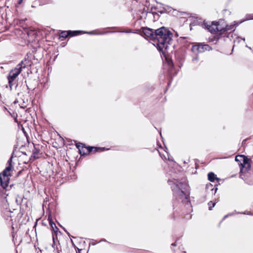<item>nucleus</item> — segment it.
Listing matches in <instances>:
<instances>
[{
    "mask_svg": "<svg viewBox=\"0 0 253 253\" xmlns=\"http://www.w3.org/2000/svg\"><path fill=\"white\" fill-rule=\"evenodd\" d=\"M155 30L147 27H142L140 29V32L141 33V35L145 38H149L150 40L152 41L153 42L155 35Z\"/></svg>",
    "mask_w": 253,
    "mask_h": 253,
    "instance_id": "obj_6",
    "label": "nucleus"
},
{
    "mask_svg": "<svg viewBox=\"0 0 253 253\" xmlns=\"http://www.w3.org/2000/svg\"><path fill=\"white\" fill-rule=\"evenodd\" d=\"M192 60H193V61H198V56H196L195 57L193 58V59H192Z\"/></svg>",
    "mask_w": 253,
    "mask_h": 253,
    "instance_id": "obj_36",
    "label": "nucleus"
},
{
    "mask_svg": "<svg viewBox=\"0 0 253 253\" xmlns=\"http://www.w3.org/2000/svg\"><path fill=\"white\" fill-rule=\"evenodd\" d=\"M168 183L171 186L173 192V218L182 217L185 214V208H191L189 199V193H186L188 185L185 181H181L177 179H169Z\"/></svg>",
    "mask_w": 253,
    "mask_h": 253,
    "instance_id": "obj_1",
    "label": "nucleus"
},
{
    "mask_svg": "<svg viewBox=\"0 0 253 253\" xmlns=\"http://www.w3.org/2000/svg\"><path fill=\"white\" fill-rule=\"evenodd\" d=\"M155 38L153 44L159 51L167 50L172 43L173 34L168 28L163 26L155 30Z\"/></svg>",
    "mask_w": 253,
    "mask_h": 253,
    "instance_id": "obj_2",
    "label": "nucleus"
},
{
    "mask_svg": "<svg viewBox=\"0 0 253 253\" xmlns=\"http://www.w3.org/2000/svg\"><path fill=\"white\" fill-rule=\"evenodd\" d=\"M243 158L241 159V158H239V160L236 161V162H240V164H241L242 162Z\"/></svg>",
    "mask_w": 253,
    "mask_h": 253,
    "instance_id": "obj_38",
    "label": "nucleus"
},
{
    "mask_svg": "<svg viewBox=\"0 0 253 253\" xmlns=\"http://www.w3.org/2000/svg\"><path fill=\"white\" fill-rule=\"evenodd\" d=\"M239 158H243L242 162L239 164L240 166V172L243 173L248 171L251 169V160L247 156L243 155H239L236 157L235 161L239 160Z\"/></svg>",
    "mask_w": 253,
    "mask_h": 253,
    "instance_id": "obj_4",
    "label": "nucleus"
},
{
    "mask_svg": "<svg viewBox=\"0 0 253 253\" xmlns=\"http://www.w3.org/2000/svg\"><path fill=\"white\" fill-rule=\"evenodd\" d=\"M86 153L87 155L93 151V146H86Z\"/></svg>",
    "mask_w": 253,
    "mask_h": 253,
    "instance_id": "obj_26",
    "label": "nucleus"
},
{
    "mask_svg": "<svg viewBox=\"0 0 253 253\" xmlns=\"http://www.w3.org/2000/svg\"><path fill=\"white\" fill-rule=\"evenodd\" d=\"M40 2V5L45 4L51 2V0H39Z\"/></svg>",
    "mask_w": 253,
    "mask_h": 253,
    "instance_id": "obj_27",
    "label": "nucleus"
},
{
    "mask_svg": "<svg viewBox=\"0 0 253 253\" xmlns=\"http://www.w3.org/2000/svg\"><path fill=\"white\" fill-rule=\"evenodd\" d=\"M233 214H234V213H231L228 214H227V215H225L223 217V219H222V220H224V219H225L226 218H227L228 216H231V215H233Z\"/></svg>",
    "mask_w": 253,
    "mask_h": 253,
    "instance_id": "obj_33",
    "label": "nucleus"
},
{
    "mask_svg": "<svg viewBox=\"0 0 253 253\" xmlns=\"http://www.w3.org/2000/svg\"><path fill=\"white\" fill-rule=\"evenodd\" d=\"M66 233L68 234V236H70V233L67 231Z\"/></svg>",
    "mask_w": 253,
    "mask_h": 253,
    "instance_id": "obj_47",
    "label": "nucleus"
},
{
    "mask_svg": "<svg viewBox=\"0 0 253 253\" xmlns=\"http://www.w3.org/2000/svg\"><path fill=\"white\" fill-rule=\"evenodd\" d=\"M20 66L19 65H17L15 68L12 69L10 71L7 78L15 80L22 71L21 67H20Z\"/></svg>",
    "mask_w": 253,
    "mask_h": 253,
    "instance_id": "obj_9",
    "label": "nucleus"
},
{
    "mask_svg": "<svg viewBox=\"0 0 253 253\" xmlns=\"http://www.w3.org/2000/svg\"><path fill=\"white\" fill-rule=\"evenodd\" d=\"M215 204L216 203L215 202L213 203L212 201H210L208 204L209 206V210L210 211H211L212 209V208L215 206Z\"/></svg>",
    "mask_w": 253,
    "mask_h": 253,
    "instance_id": "obj_25",
    "label": "nucleus"
},
{
    "mask_svg": "<svg viewBox=\"0 0 253 253\" xmlns=\"http://www.w3.org/2000/svg\"><path fill=\"white\" fill-rule=\"evenodd\" d=\"M107 149H106L105 147H98L93 146V150L92 152L95 153L98 151H103Z\"/></svg>",
    "mask_w": 253,
    "mask_h": 253,
    "instance_id": "obj_23",
    "label": "nucleus"
},
{
    "mask_svg": "<svg viewBox=\"0 0 253 253\" xmlns=\"http://www.w3.org/2000/svg\"><path fill=\"white\" fill-rule=\"evenodd\" d=\"M13 155H14V152H13V153L11 154V155L10 158H12V159H13Z\"/></svg>",
    "mask_w": 253,
    "mask_h": 253,
    "instance_id": "obj_43",
    "label": "nucleus"
},
{
    "mask_svg": "<svg viewBox=\"0 0 253 253\" xmlns=\"http://www.w3.org/2000/svg\"><path fill=\"white\" fill-rule=\"evenodd\" d=\"M154 8L155 10H159V8H158L157 7H155Z\"/></svg>",
    "mask_w": 253,
    "mask_h": 253,
    "instance_id": "obj_45",
    "label": "nucleus"
},
{
    "mask_svg": "<svg viewBox=\"0 0 253 253\" xmlns=\"http://www.w3.org/2000/svg\"><path fill=\"white\" fill-rule=\"evenodd\" d=\"M183 253H186V252L184 251V252H183Z\"/></svg>",
    "mask_w": 253,
    "mask_h": 253,
    "instance_id": "obj_58",
    "label": "nucleus"
},
{
    "mask_svg": "<svg viewBox=\"0 0 253 253\" xmlns=\"http://www.w3.org/2000/svg\"><path fill=\"white\" fill-rule=\"evenodd\" d=\"M206 189H210L211 191L214 190V194H215L216 192V191L218 189L217 187H213L211 183H210L209 184L206 185Z\"/></svg>",
    "mask_w": 253,
    "mask_h": 253,
    "instance_id": "obj_22",
    "label": "nucleus"
},
{
    "mask_svg": "<svg viewBox=\"0 0 253 253\" xmlns=\"http://www.w3.org/2000/svg\"><path fill=\"white\" fill-rule=\"evenodd\" d=\"M8 81V85L9 86L10 90L12 89L13 85L16 83H14L15 80L11 79L10 78H7Z\"/></svg>",
    "mask_w": 253,
    "mask_h": 253,
    "instance_id": "obj_24",
    "label": "nucleus"
},
{
    "mask_svg": "<svg viewBox=\"0 0 253 253\" xmlns=\"http://www.w3.org/2000/svg\"><path fill=\"white\" fill-rule=\"evenodd\" d=\"M66 233L68 234V236H70V233L67 231Z\"/></svg>",
    "mask_w": 253,
    "mask_h": 253,
    "instance_id": "obj_46",
    "label": "nucleus"
},
{
    "mask_svg": "<svg viewBox=\"0 0 253 253\" xmlns=\"http://www.w3.org/2000/svg\"><path fill=\"white\" fill-rule=\"evenodd\" d=\"M207 23V22L206 20L202 21L201 19H199L194 20L192 24H191L190 25H199L201 26L203 28L205 29V27H207V26H206Z\"/></svg>",
    "mask_w": 253,
    "mask_h": 253,
    "instance_id": "obj_11",
    "label": "nucleus"
},
{
    "mask_svg": "<svg viewBox=\"0 0 253 253\" xmlns=\"http://www.w3.org/2000/svg\"><path fill=\"white\" fill-rule=\"evenodd\" d=\"M6 165L7 166H11V167L13 168L12 158H10L8 159V161L7 162Z\"/></svg>",
    "mask_w": 253,
    "mask_h": 253,
    "instance_id": "obj_29",
    "label": "nucleus"
},
{
    "mask_svg": "<svg viewBox=\"0 0 253 253\" xmlns=\"http://www.w3.org/2000/svg\"><path fill=\"white\" fill-rule=\"evenodd\" d=\"M48 220L49 221V223L50 226H51L52 230L54 232V233H53V234H52V239H53V245L54 244H55V237H57V232L59 231V229L56 226L55 223L53 221L51 216H48Z\"/></svg>",
    "mask_w": 253,
    "mask_h": 253,
    "instance_id": "obj_10",
    "label": "nucleus"
},
{
    "mask_svg": "<svg viewBox=\"0 0 253 253\" xmlns=\"http://www.w3.org/2000/svg\"><path fill=\"white\" fill-rule=\"evenodd\" d=\"M120 32H122V33H130L131 30L128 29V30H124V31H120Z\"/></svg>",
    "mask_w": 253,
    "mask_h": 253,
    "instance_id": "obj_34",
    "label": "nucleus"
},
{
    "mask_svg": "<svg viewBox=\"0 0 253 253\" xmlns=\"http://www.w3.org/2000/svg\"><path fill=\"white\" fill-rule=\"evenodd\" d=\"M113 32H113V31H107V32H104L97 33L96 32V31H89V32L84 31V32H83V33H84V34H87L88 35H104V34H106L109 33H113Z\"/></svg>",
    "mask_w": 253,
    "mask_h": 253,
    "instance_id": "obj_18",
    "label": "nucleus"
},
{
    "mask_svg": "<svg viewBox=\"0 0 253 253\" xmlns=\"http://www.w3.org/2000/svg\"><path fill=\"white\" fill-rule=\"evenodd\" d=\"M82 251V249H78V252H77V253H81Z\"/></svg>",
    "mask_w": 253,
    "mask_h": 253,
    "instance_id": "obj_40",
    "label": "nucleus"
},
{
    "mask_svg": "<svg viewBox=\"0 0 253 253\" xmlns=\"http://www.w3.org/2000/svg\"><path fill=\"white\" fill-rule=\"evenodd\" d=\"M178 240H179V238L177 239V240H176V241H175L174 243H173L171 244V247H175V246H176V245H177V244H176V242H177V241H178Z\"/></svg>",
    "mask_w": 253,
    "mask_h": 253,
    "instance_id": "obj_35",
    "label": "nucleus"
},
{
    "mask_svg": "<svg viewBox=\"0 0 253 253\" xmlns=\"http://www.w3.org/2000/svg\"><path fill=\"white\" fill-rule=\"evenodd\" d=\"M23 154L24 155H26V152L23 153Z\"/></svg>",
    "mask_w": 253,
    "mask_h": 253,
    "instance_id": "obj_55",
    "label": "nucleus"
},
{
    "mask_svg": "<svg viewBox=\"0 0 253 253\" xmlns=\"http://www.w3.org/2000/svg\"><path fill=\"white\" fill-rule=\"evenodd\" d=\"M168 64L170 68H172L174 67V64L171 60H168Z\"/></svg>",
    "mask_w": 253,
    "mask_h": 253,
    "instance_id": "obj_30",
    "label": "nucleus"
},
{
    "mask_svg": "<svg viewBox=\"0 0 253 253\" xmlns=\"http://www.w3.org/2000/svg\"><path fill=\"white\" fill-rule=\"evenodd\" d=\"M12 169L13 168L11 167V166H7L5 169L0 173V175L4 176V177L11 176V174L10 171L12 170Z\"/></svg>",
    "mask_w": 253,
    "mask_h": 253,
    "instance_id": "obj_12",
    "label": "nucleus"
},
{
    "mask_svg": "<svg viewBox=\"0 0 253 253\" xmlns=\"http://www.w3.org/2000/svg\"><path fill=\"white\" fill-rule=\"evenodd\" d=\"M40 152V149L37 148L36 145L34 144V149L33 150V154L32 157H33L35 159H37L38 157L36 156V155L38 154Z\"/></svg>",
    "mask_w": 253,
    "mask_h": 253,
    "instance_id": "obj_20",
    "label": "nucleus"
},
{
    "mask_svg": "<svg viewBox=\"0 0 253 253\" xmlns=\"http://www.w3.org/2000/svg\"><path fill=\"white\" fill-rule=\"evenodd\" d=\"M242 40H243L244 41H245V38H242Z\"/></svg>",
    "mask_w": 253,
    "mask_h": 253,
    "instance_id": "obj_53",
    "label": "nucleus"
},
{
    "mask_svg": "<svg viewBox=\"0 0 253 253\" xmlns=\"http://www.w3.org/2000/svg\"><path fill=\"white\" fill-rule=\"evenodd\" d=\"M211 49V47L207 44H203L201 43H198L192 46L191 50L195 52H203L205 51H210Z\"/></svg>",
    "mask_w": 253,
    "mask_h": 253,
    "instance_id": "obj_7",
    "label": "nucleus"
},
{
    "mask_svg": "<svg viewBox=\"0 0 253 253\" xmlns=\"http://www.w3.org/2000/svg\"><path fill=\"white\" fill-rule=\"evenodd\" d=\"M27 20V18L21 19L19 20L18 24L22 27L24 26L25 21Z\"/></svg>",
    "mask_w": 253,
    "mask_h": 253,
    "instance_id": "obj_28",
    "label": "nucleus"
},
{
    "mask_svg": "<svg viewBox=\"0 0 253 253\" xmlns=\"http://www.w3.org/2000/svg\"><path fill=\"white\" fill-rule=\"evenodd\" d=\"M83 32H84V31H81V30H76V31L69 30V33L70 37L78 36L79 35L84 34Z\"/></svg>",
    "mask_w": 253,
    "mask_h": 253,
    "instance_id": "obj_17",
    "label": "nucleus"
},
{
    "mask_svg": "<svg viewBox=\"0 0 253 253\" xmlns=\"http://www.w3.org/2000/svg\"><path fill=\"white\" fill-rule=\"evenodd\" d=\"M83 144H84L82 143H81V142L76 143V147L78 149L79 151L80 150V149H81V147L83 146Z\"/></svg>",
    "mask_w": 253,
    "mask_h": 253,
    "instance_id": "obj_31",
    "label": "nucleus"
},
{
    "mask_svg": "<svg viewBox=\"0 0 253 253\" xmlns=\"http://www.w3.org/2000/svg\"><path fill=\"white\" fill-rule=\"evenodd\" d=\"M101 241H105H105H106V240H105V239H103V240H102L101 241H100V242H101Z\"/></svg>",
    "mask_w": 253,
    "mask_h": 253,
    "instance_id": "obj_51",
    "label": "nucleus"
},
{
    "mask_svg": "<svg viewBox=\"0 0 253 253\" xmlns=\"http://www.w3.org/2000/svg\"><path fill=\"white\" fill-rule=\"evenodd\" d=\"M247 20H253V14L246 15Z\"/></svg>",
    "mask_w": 253,
    "mask_h": 253,
    "instance_id": "obj_32",
    "label": "nucleus"
},
{
    "mask_svg": "<svg viewBox=\"0 0 253 253\" xmlns=\"http://www.w3.org/2000/svg\"><path fill=\"white\" fill-rule=\"evenodd\" d=\"M246 47H248L249 49H251V47H249L248 45H246Z\"/></svg>",
    "mask_w": 253,
    "mask_h": 253,
    "instance_id": "obj_50",
    "label": "nucleus"
},
{
    "mask_svg": "<svg viewBox=\"0 0 253 253\" xmlns=\"http://www.w3.org/2000/svg\"><path fill=\"white\" fill-rule=\"evenodd\" d=\"M59 225H60V226L63 228V229L64 230V231H65V232H67V230H66V229H65L64 227H62V226L61 225H60V224H59Z\"/></svg>",
    "mask_w": 253,
    "mask_h": 253,
    "instance_id": "obj_42",
    "label": "nucleus"
},
{
    "mask_svg": "<svg viewBox=\"0 0 253 253\" xmlns=\"http://www.w3.org/2000/svg\"><path fill=\"white\" fill-rule=\"evenodd\" d=\"M10 177L0 175V197L7 202L6 198L11 194L13 184L8 185Z\"/></svg>",
    "mask_w": 253,
    "mask_h": 253,
    "instance_id": "obj_3",
    "label": "nucleus"
},
{
    "mask_svg": "<svg viewBox=\"0 0 253 253\" xmlns=\"http://www.w3.org/2000/svg\"><path fill=\"white\" fill-rule=\"evenodd\" d=\"M171 83V81H169V83H168V85L169 86Z\"/></svg>",
    "mask_w": 253,
    "mask_h": 253,
    "instance_id": "obj_44",
    "label": "nucleus"
},
{
    "mask_svg": "<svg viewBox=\"0 0 253 253\" xmlns=\"http://www.w3.org/2000/svg\"><path fill=\"white\" fill-rule=\"evenodd\" d=\"M12 169L13 168L11 167V166H7L5 169L0 173V175L4 176V177L11 176V174L10 171L12 170Z\"/></svg>",
    "mask_w": 253,
    "mask_h": 253,
    "instance_id": "obj_13",
    "label": "nucleus"
},
{
    "mask_svg": "<svg viewBox=\"0 0 253 253\" xmlns=\"http://www.w3.org/2000/svg\"><path fill=\"white\" fill-rule=\"evenodd\" d=\"M21 172V171H19L18 172V174H17V175H19Z\"/></svg>",
    "mask_w": 253,
    "mask_h": 253,
    "instance_id": "obj_48",
    "label": "nucleus"
},
{
    "mask_svg": "<svg viewBox=\"0 0 253 253\" xmlns=\"http://www.w3.org/2000/svg\"><path fill=\"white\" fill-rule=\"evenodd\" d=\"M234 28V25H226V26L224 28H221L220 29V35L224 34L225 32L228 31H231L233 30Z\"/></svg>",
    "mask_w": 253,
    "mask_h": 253,
    "instance_id": "obj_14",
    "label": "nucleus"
},
{
    "mask_svg": "<svg viewBox=\"0 0 253 253\" xmlns=\"http://www.w3.org/2000/svg\"><path fill=\"white\" fill-rule=\"evenodd\" d=\"M175 36H178V34L177 33L175 34Z\"/></svg>",
    "mask_w": 253,
    "mask_h": 253,
    "instance_id": "obj_54",
    "label": "nucleus"
},
{
    "mask_svg": "<svg viewBox=\"0 0 253 253\" xmlns=\"http://www.w3.org/2000/svg\"><path fill=\"white\" fill-rule=\"evenodd\" d=\"M59 39H60L61 41L64 40L68 37H70L69 31H63L61 32L59 35Z\"/></svg>",
    "mask_w": 253,
    "mask_h": 253,
    "instance_id": "obj_15",
    "label": "nucleus"
},
{
    "mask_svg": "<svg viewBox=\"0 0 253 253\" xmlns=\"http://www.w3.org/2000/svg\"><path fill=\"white\" fill-rule=\"evenodd\" d=\"M207 27H205V29L208 30L212 34H219L220 35V31L218 28V23L215 21H212L211 25L207 22L206 24Z\"/></svg>",
    "mask_w": 253,
    "mask_h": 253,
    "instance_id": "obj_8",
    "label": "nucleus"
},
{
    "mask_svg": "<svg viewBox=\"0 0 253 253\" xmlns=\"http://www.w3.org/2000/svg\"><path fill=\"white\" fill-rule=\"evenodd\" d=\"M86 146L85 144H83L81 149L79 151L80 154L82 156H86Z\"/></svg>",
    "mask_w": 253,
    "mask_h": 253,
    "instance_id": "obj_21",
    "label": "nucleus"
},
{
    "mask_svg": "<svg viewBox=\"0 0 253 253\" xmlns=\"http://www.w3.org/2000/svg\"><path fill=\"white\" fill-rule=\"evenodd\" d=\"M116 28H117L116 27H108V28H107V29H116Z\"/></svg>",
    "mask_w": 253,
    "mask_h": 253,
    "instance_id": "obj_41",
    "label": "nucleus"
},
{
    "mask_svg": "<svg viewBox=\"0 0 253 253\" xmlns=\"http://www.w3.org/2000/svg\"><path fill=\"white\" fill-rule=\"evenodd\" d=\"M26 56L27 57H25L23 60L21 61V62L18 64L20 65V67H21V70L28 66H31L32 64H34L32 59L36 60L35 56L31 53H27ZM36 60L37 61L35 63L38 62V59H36Z\"/></svg>",
    "mask_w": 253,
    "mask_h": 253,
    "instance_id": "obj_5",
    "label": "nucleus"
},
{
    "mask_svg": "<svg viewBox=\"0 0 253 253\" xmlns=\"http://www.w3.org/2000/svg\"><path fill=\"white\" fill-rule=\"evenodd\" d=\"M16 203H17V204H18V199H17V198H16Z\"/></svg>",
    "mask_w": 253,
    "mask_h": 253,
    "instance_id": "obj_49",
    "label": "nucleus"
},
{
    "mask_svg": "<svg viewBox=\"0 0 253 253\" xmlns=\"http://www.w3.org/2000/svg\"><path fill=\"white\" fill-rule=\"evenodd\" d=\"M241 213H242V214H250V212H249V211H247V212H241Z\"/></svg>",
    "mask_w": 253,
    "mask_h": 253,
    "instance_id": "obj_39",
    "label": "nucleus"
},
{
    "mask_svg": "<svg viewBox=\"0 0 253 253\" xmlns=\"http://www.w3.org/2000/svg\"><path fill=\"white\" fill-rule=\"evenodd\" d=\"M169 160H170V161H172V160L171 159H169Z\"/></svg>",
    "mask_w": 253,
    "mask_h": 253,
    "instance_id": "obj_57",
    "label": "nucleus"
},
{
    "mask_svg": "<svg viewBox=\"0 0 253 253\" xmlns=\"http://www.w3.org/2000/svg\"><path fill=\"white\" fill-rule=\"evenodd\" d=\"M17 102V101H15L14 103H16Z\"/></svg>",
    "mask_w": 253,
    "mask_h": 253,
    "instance_id": "obj_56",
    "label": "nucleus"
},
{
    "mask_svg": "<svg viewBox=\"0 0 253 253\" xmlns=\"http://www.w3.org/2000/svg\"><path fill=\"white\" fill-rule=\"evenodd\" d=\"M167 11H168V9L166 7H163L162 9L158 10V12H152L151 13H152V14L155 17V15H157L158 16H159V15L158 14V13H160L161 14H163V13L167 12Z\"/></svg>",
    "mask_w": 253,
    "mask_h": 253,
    "instance_id": "obj_19",
    "label": "nucleus"
},
{
    "mask_svg": "<svg viewBox=\"0 0 253 253\" xmlns=\"http://www.w3.org/2000/svg\"><path fill=\"white\" fill-rule=\"evenodd\" d=\"M23 1V0H18L17 1V3L18 4H21L22 3Z\"/></svg>",
    "mask_w": 253,
    "mask_h": 253,
    "instance_id": "obj_37",
    "label": "nucleus"
},
{
    "mask_svg": "<svg viewBox=\"0 0 253 253\" xmlns=\"http://www.w3.org/2000/svg\"><path fill=\"white\" fill-rule=\"evenodd\" d=\"M30 32H27V34L28 35V36H29V35H30Z\"/></svg>",
    "mask_w": 253,
    "mask_h": 253,
    "instance_id": "obj_52",
    "label": "nucleus"
},
{
    "mask_svg": "<svg viewBox=\"0 0 253 253\" xmlns=\"http://www.w3.org/2000/svg\"><path fill=\"white\" fill-rule=\"evenodd\" d=\"M208 180L211 182H214L215 179L217 181L219 180V178H217L216 175L212 172H210L208 174Z\"/></svg>",
    "mask_w": 253,
    "mask_h": 253,
    "instance_id": "obj_16",
    "label": "nucleus"
}]
</instances>
